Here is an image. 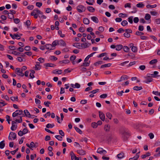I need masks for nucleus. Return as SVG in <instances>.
<instances>
[{
  "label": "nucleus",
  "mask_w": 160,
  "mask_h": 160,
  "mask_svg": "<svg viewBox=\"0 0 160 160\" xmlns=\"http://www.w3.org/2000/svg\"><path fill=\"white\" fill-rule=\"evenodd\" d=\"M49 59L51 60L56 61L58 59V58L57 57H55L54 56H51L50 58Z\"/></svg>",
  "instance_id": "47"
},
{
  "label": "nucleus",
  "mask_w": 160,
  "mask_h": 160,
  "mask_svg": "<svg viewBox=\"0 0 160 160\" xmlns=\"http://www.w3.org/2000/svg\"><path fill=\"white\" fill-rule=\"evenodd\" d=\"M45 46L46 48L47 49H50V50H52V45L50 44H46Z\"/></svg>",
  "instance_id": "26"
},
{
  "label": "nucleus",
  "mask_w": 160,
  "mask_h": 160,
  "mask_svg": "<svg viewBox=\"0 0 160 160\" xmlns=\"http://www.w3.org/2000/svg\"><path fill=\"white\" fill-rule=\"evenodd\" d=\"M23 113V111L22 110H16L12 114V116L13 117H15L17 116L18 115H21Z\"/></svg>",
  "instance_id": "3"
},
{
  "label": "nucleus",
  "mask_w": 160,
  "mask_h": 160,
  "mask_svg": "<svg viewBox=\"0 0 160 160\" xmlns=\"http://www.w3.org/2000/svg\"><path fill=\"white\" fill-rule=\"evenodd\" d=\"M150 13L151 15L153 16H156L158 15V13L156 11H151Z\"/></svg>",
  "instance_id": "56"
},
{
  "label": "nucleus",
  "mask_w": 160,
  "mask_h": 160,
  "mask_svg": "<svg viewBox=\"0 0 160 160\" xmlns=\"http://www.w3.org/2000/svg\"><path fill=\"white\" fill-rule=\"evenodd\" d=\"M91 19L94 22L98 23V18L95 16H93L91 17Z\"/></svg>",
  "instance_id": "20"
},
{
  "label": "nucleus",
  "mask_w": 160,
  "mask_h": 160,
  "mask_svg": "<svg viewBox=\"0 0 160 160\" xmlns=\"http://www.w3.org/2000/svg\"><path fill=\"white\" fill-rule=\"evenodd\" d=\"M91 43H89L88 42H86L84 43L81 44L82 48H86L88 47L91 45Z\"/></svg>",
  "instance_id": "9"
},
{
  "label": "nucleus",
  "mask_w": 160,
  "mask_h": 160,
  "mask_svg": "<svg viewBox=\"0 0 160 160\" xmlns=\"http://www.w3.org/2000/svg\"><path fill=\"white\" fill-rule=\"evenodd\" d=\"M132 50L133 52H136L137 51V48L135 46H132Z\"/></svg>",
  "instance_id": "49"
},
{
  "label": "nucleus",
  "mask_w": 160,
  "mask_h": 160,
  "mask_svg": "<svg viewBox=\"0 0 160 160\" xmlns=\"http://www.w3.org/2000/svg\"><path fill=\"white\" fill-rule=\"evenodd\" d=\"M140 125L137 123L133 125V128L137 129H138L139 127H140Z\"/></svg>",
  "instance_id": "44"
},
{
  "label": "nucleus",
  "mask_w": 160,
  "mask_h": 160,
  "mask_svg": "<svg viewBox=\"0 0 160 160\" xmlns=\"http://www.w3.org/2000/svg\"><path fill=\"white\" fill-rule=\"evenodd\" d=\"M128 24V22L126 20H123V21L121 23V24L123 26H125L127 25Z\"/></svg>",
  "instance_id": "45"
},
{
  "label": "nucleus",
  "mask_w": 160,
  "mask_h": 160,
  "mask_svg": "<svg viewBox=\"0 0 160 160\" xmlns=\"http://www.w3.org/2000/svg\"><path fill=\"white\" fill-rule=\"evenodd\" d=\"M58 40H55L54 41H53L52 45V47H55L57 45H58Z\"/></svg>",
  "instance_id": "38"
},
{
  "label": "nucleus",
  "mask_w": 160,
  "mask_h": 160,
  "mask_svg": "<svg viewBox=\"0 0 160 160\" xmlns=\"http://www.w3.org/2000/svg\"><path fill=\"white\" fill-rule=\"evenodd\" d=\"M77 9L78 12H82L85 11L86 8L84 6L80 5L77 6Z\"/></svg>",
  "instance_id": "2"
},
{
  "label": "nucleus",
  "mask_w": 160,
  "mask_h": 160,
  "mask_svg": "<svg viewBox=\"0 0 160 160\" xmlns=\"http://www.w3.org/2000/svg\"><path fill=\"white\" fill-rule=\"evenodd\" d=\"M87 9L89 12H93L95 11V9L92 7L91 6H88L87 7Z\"/></svg>",
  "instance_id": "25"
},
{
  "label": "nucleus",
  "mask_w": 160,
  "mask_h": 160,
  "mask_svg": "<svg viewBox=\"0 0 160 160\" xmlns=\"http://www.w3.org/2000/svg\"><path fill=\"white\" fill-rule=\"evenodd\" d=\"M110 129V126L109 125H105L104 127V129L106 131H109Z\"/></svg>",
  "instance_id": "34"
},
{
  "label": "nucleus",
  "mask_w": 160,
  "mask_h": 160,
  "mask_svg": "<svg viewBox=\"0 0 160 160\" xmlns=\"http://www.w3.org/2000/svg\"><path fill=\"white\" fill-rule=\"evenodd\" d=\"M15 121L17 122H18V123H21L22 122V117L20 116V119H16L15 120Z\"/></svg>",
  "instance_id": "54"
},
{
  "label": "nucleus",
  "mask_w": 160,
  "mask_h": 160,
  "mask_svg": "<svg viewBox=\"0 0 160 160\" xmlns=\"http://www.w3.org/2000/svg\"><path fill=\"white\" fill-rule=\"evenodd\" d=\"M150 153L149 152H148L146 154L143 155L141 156V157L142 158L144 159L147 157L150 156Z\"/></svg>",
  "instance_id": "31"
},
{
  "label": "nucleus",
  "mask_w": 160,
  "mask_h": 160,
  "mask_svg": "<svg viewBox=\"0 0 160 160\" xmlns=\"http://www.w3.org/2000/svg\"><path fill=\"white\" fill-rule=\"evenodd\" d=\"M44 66L46 67H54L56 65L52 63H46L44 64Z\"/></svg>",
  "instance_id": "14"
},
{
  "label": "nucleus",
  "mask_w": 160,
  "mask_h": 160,
  "mask_svg": "<svg viewBox=\"0 0 160 160\" xmlns=\"http://www.w3.org/2000/svg\"><path fill=\"white\" fill-rule=\"evenodd\" d=\"M54 126V125L53 124H51L48 123L46 126V127L47 128H52Z\"/></svg>",
  "instance_id": "46"
},
{
  "label": "nucleus",
  "mask_w": 160,
  "mask_h": 160,
  "mask_svg": "<svg viewBox=\"0 0 160 160\" xmlns=\"http://www.w3.org/2000/svg\"><path fill=\"white\" fill-rule=\"evenodd\" d=\"M76 58V56L75 55H72L70 57V60L71 61H73Z\"/></svg>",
  "instance_id": "59"
},
{
  "label": "nucleus",
  "mask_w": 160,
  "mask_h": 160,
  "mask_svg": "<svg viewBox=\"0 0 160 160\" xmlns=\"http://www.w3.org/2000/svg\"><path fill=\"white\" fill-rule=\"evenodd\" d=\"M133 16H131L128 18V21L131 24L133 23Z\"/></svg>",
  "instance_id": "50"
},
{
  "label": "nucleus",
  "mask_w": 160,
  "mask_h": 160,
  "mask_svg": "<svg viewBox=\"0 0 160 160\" xmlns=\"http://www.w3.org/2000/svg\"><path fill=\"white\" fill-rule=\"evenodd\" d=\"M77 153L80 155H83L85 154V152L82 150H78L77 151Z\"/></svg>",
  "instance_id": "15"
},
{
  "label": "nucleus",
  "mask_w": 160,
  "mask_h": 160,
  "mask_svg": "<svg viewBox=\"0 0 160 160\" xmlns=\"http://www.w3.org/2000/svg\"><path fill=\"white\" fill-rule=\"evenodd\" d=\"M107 94H103L101 95L100 97L101 98H105L107 97Z\"/></svg>",
  "instance_id": "61"
},
{
  "label": "nucleus",
  "mask_w": 160,
  "mask_h": 160,
  "mask_svg": "<svg viewBox=\"0 0 160 160\" xmlns=\"http://www.w3.org/2000/svg\"><path fill=\"white\" fill-rule=\"evenodd\" d=\"M158 62V60L157 59H154L150 61L149 63L151 65H152Z\"/></svg>",
  "instance_id": "27"
},
{
  "label": "nucleus",
  "mask_w": 160,
  "mask_h": 160,
  "mask_svg": "<svg viewBox=\"0 0 160 160\" xmlns=\"http://www.w3.org/2000/svg\"><path fill=\"white\" fill-rule=\"evenodd\" d=\"M60 62H62V63H68L70 62V61L68 60L65 59L63 61H60Z\"/></svg>",
  "instance_id": "60"
},
{
  "label": "nucleus",
  "mask_w": 160,
  "mask_h": 160,
  "mask_svg": "<svg viewBox=\"0 0 160 160\" xmlns=\"http://www.w3.org/2000/svg\"><path fill=\"white\" fill-rule=\"evenodd\" d=\"M152 93L153 94L156 95H158V96H160V92H159L158 91H153L152 92Z\"/></svg>",
  "instance_id": "58"
},
{
  "label": "nucleus",
  "mask_w": 160,
  "mask_h": 160,
  "mask_svg": "<svg viewBox=\"0 0 160 160\" xmlns=\"http://www.w3.org/2000/svg\"><path fill=\"white\" fill-rule=\"evenodd\" d=\"M90 61H89V62H84L82 64V66H83L84 67H87L89 65Z\"/></svg>",
  "instance_id": "36"
},
{
  "label": "nucleus",
  "mask_w": 160,
  "mask_h": 160,
  "mask_svg": "<svg viewBox=\"0 0 160 160\" xmlns=\"http://www.w3.org/2000/svg\"><path fill=\"white\" fill-rule=\"evenodd\" d=\"M55 137L59 141H62V138L59 135L55 136Z\"/></svg>",
  "instance_id": "48"
},
{
  "label": "nucleus",
  "mask_w": 160,
  "mask_h": 160,
  "mask_svg": "<svg viewBox=\"0 0 160 160\" xmlns=\"http://www.w3.org/2000/svg\"><path fill=\"white\" fill-rule=\"evenodd\" d=\"M153 80V79L150 78H147L146 80L144 81V82L146 83H148L150 82H152Z\"/></svg>",
  "instance_id": "19"
},
{
  "label": "nucleus",
  "mask_w": 160,
  "mask_h": 160,
  "mask_svg": "<svg viewBox=\"0 0 160 160\" xmlns=\"http://www.w3.org/2000/svg\"><path fill=\"white\" fill-rule=\"evenodd\" d=\"M123 49L125 52H127L128 51L129 48L128 47L124 46L123 47Z\"/></svg>",
  "instance_id": "53"
},
{
  "label": "nucleus",
  "mask_w": 160,
  "mask_h": 160,
  "mask_svg": "<svg viewBox=\"0 0 160 160\" xmlns=\"http://www.w3.org/2000/svg\"><path fill=\"white\" fill-rule=\"evenodd\" d=\"M38 60L40 62V63H43L45 61L44 59L42 58H38Z\"/></svg>",
  "instance_id": "57"
},
{
  "label": "nucleus",
  "mask_w": 160,
  "mask_h": 160,
  "mask_svg": "<svg viewBox=\"0 0 160 160\" xmlns=\"http://www.w3.org/2000/svg\"><path fill=\"white\" fill-rule=\"evenodd\" d=\"M73 46L79 49H82L81 44L80 43H75L73 44Z\"/></svg>",
  "instance_id": "13"
},
{
  "label": "nucleus",
  "mask_w": 160,
  "mask_h": 160,
  "mask_svg": "<svg viewBox=\"0 0 160 160\" xmlns=\"http://www.w3.org/2000/svg\"><path fill=\"white\" fill-rule=\"evenodd\" d=\"M99 116L100 119L102 121L105 120V115L101 111L99 112Z\"/></svg>",
  "instance_id": "10"
},
{
  "label": "nucleus",
  "mask_w": 160,
  "mask_h": 160,
  "mask_svg": "<svg viewBox=\"0 0 160 160\" xmlns=\"http://www.w3.org/2000/svg\"><path fill=\"white\" fill-rule=\"evenodd\" d=\"M44 105L47 107H49V104H51V102H44Z\"/></svg>",
  "instance_id": "62"
},
{
  "label": "nucleus",
  "mask_w": 160,
  "mask_h": 160,
  "mask_svg": "<svg viewBox=\"0 0 160 160\" xmlns=\"http://www.w3.org/2000/svg\"><path fill=\"white\" fill-rule=\"evenodd\" d=\"M52 72L54 74L57 73L59 74H61L62 73V71L61 70L55 69Z\"/></svg>",
  "instance_id": "16"
},
{
  "label": "nucleus",
  "mask_w": 160,
  "mask_h": 160,
  "mask_svg": "<svg viewBox=\"0 0 160 160\" xmlns=\"http://www.w3.org/2000/svg\"><path fill=\"white\" fill-rule=\"evenodd\" d=\"M124 7L125 8L128 7L129 8H131V4L129 3L125 4L124 5Z\"/></svg>",
  "instance_id": "63"
},
{
  "label": "nucleus",
  "mask_w": 160,
  "mask_h": 160,
  "mask_svg": "<svg viewBox=\"0 0 160 160\" xmlns=\"http://www.w3.org/2000/svg\"><path fill=\"white\" fill-rule=\"evenodd\" d=\"M24 112L25 116L28 118L31 117V115L27 109L25 110L24 111Z\"/></svg>",
  "instance_id": "17"
},
{
  "label": "nucleus",
  "mask_w": 160,
  "mask_h": 160,
  "mask_svg": "<svg viewBox=\"0 0 160 160\" xmlns=\"http://www.w3.org/2000/svg\"><path fill=\"white\" fill-rule=\"evenodd\" d=\"M74 128L76 131L79 134H82V131L79 128L76 127H74Z\"/></svg>",
  "instance_id": "35"
},
{
  "label": "nucleus",
  "mask_w": 160,
  "mask_h": 160,
  "mask_svg": "<svg viewBox=\"0 0 160 160\" xmlns=\"http://www.w3.org/2000/svg\"><path fill=\"white\" fill-rule=\"evenodd\" d=\"M144 5L142 3H139L136 5V6L139 8H143L144 7Z\"/></svg>",
  "instance_id": "32"
},
{
  "label": "nucleus",
  "mask_w": 160,
  "mask_h": 160,
  "mask_svg": "<svg viewBox=\"0 0 160 160\" xmlns=\"http://www.w3.org/2000/svg\"><path fill=\"white\" fill-rule=\"evenodd\" d=\"M34 14L42 15L43 12L38 9H35L33 10L32 12L31 13V15Z\"/></svg>",
  "instance_id": "6"
},
{
  "label": "nucleus",
  "mask_w": 160,
  "mask_h": 160,
  "mask_svg": "<svg viewBox=\"0 0 160 160\" xmlns=\"http://www.w3.org/2000/svg\"><path fill=\"white\" fill-rule=\"evenodd\" d=\"M98 124L95 122H92L91 123V126L93 128H96L97 127Z\"/></svg>",
  "instance_id": "41"
},
{
  "label": "nucleus",
  "mask_w": 160,
  "mask_h": 160,
  "mask_svg": "<svg viewBox=\"0 0 160 160\" xmlns=\"http://www.w3.org/2000/svg\"><path fill=\"white\" fill-rule=\"evenodd\" d=\"M15 73L18 75L23 77L24 75V73L20 70V68H17L15 69Z\"/></svg>",
  "instance_id": "4"
},
{
  "label": "nucleus",
  "mask_w": 160,
  "mask_h": 160,
  "mask_svg": "<svg viewBox=\"0 0 160 160\" xmlns=\"http://www.w3.org/2000/svg\"><path fill=\"white\" fill-rule=\"evenodd\" d=\"M70 86L73 88H79L80 87V85L78 83H76L75 84H70Z\"/></svg>",
  "instance_id": "11"
},
{
  "label": "nucleus",
  "mask_w": 160,
  "mask_h": 160,
  "mask_svg": "<svg viewBox=\"0 0 160 160\" xmlns=\"http://www.w3.org/2000/svg\"><path fill=\"white\" fill-rule=\"evenodd\" d=\"M10 35L13 39H20V35H19L18 32L14 34L13 35L10 33Z\"/></svg>",
  "instance_id": "5"
},
{
  "label": "nucleus",
  "mask_w": 160,
  "mask_h": 160,
  "mask_svg": "<svg viewBox=\"0 0 160 160\" xmlns=\"http://www.w3.org/2000/svg\"><path fill=\"white\" fill-rule=\"evenodd\" d=\"M16 134L15 133L11 132L8 137V139L11 140L12 138L13 139H15L16 138Z\"/></svg>",
  "instance_id": "7"
},
{
  "label": "nucleus",
  "mask_w": 160,
  "mask_h": 160,
  "mask_svg": "<svg viewBox=\"0 0 160 160\" xmlns=\"http://www.w3.org/2000/svg\"><path fill=\"white\" fill-rule=\"evenodd\" d=\"M4 142L5 141L3 140L0 142V148L1 149H3L4 147L5 146Z\"/></svg>",
  "instance_id": "22"
},
{
  "label": "nucleus",
  "mask_w": 160,
  "mask_h": 160,
  "mask_svg": "<svg viewBox=\"0 0 160 160\" xmlns=\"http://www.w3.org/2000/svg\"><path fill=\"white\" fill-rule=\"evenodd\" d=\"M111 65V64L110 63L105 64H104V65L101 66V68H106V67H110Z\"/></svg>",
  "instance_id": "28"
},
{
  "label": "nucleus",
  "mask_w": 160,
  "mask_h": 160,
  "mask_svg": "<svg viewBox=\"0 0 160 160\" xmlns=\"http://www.w3.org/2000/svg\"><path fill=\"white\" fill-rule=\"evenodd\" d=\"M117 156L118 159H121L124 157V153L123 152H121L118 154Z\"/></svg>",
  "instance_id": "18"
},
{
  "label": "nucleus",
  "mask_w": 160,
  "mask_h": 160,
  "mask_svg": "<svg viewBox=\"0 0 160 160\" xmlns=\"http://www.w3.org/2000/svg\"><path fill=\"white\" fill-rule=\"evenodd\" d=\"M139 153L140 152H139L138 153H137L136 156L133 157V158H133L134 159L133 160H138V159L139 158Z\"/></svg>",
  "instance_id": "42"
},
{
  "label": "nucleus",
  "mask_w": 160,
  "mask_h": 160,
  "mask_svg": "<svg viewBox=\"0 0 160 160\" xmlns=\"http://www.w3.org/2000/svg\"><path fill=\"white\" fill-rule=\"evenodd\" d=\"M8 18L10 19H13L14 18V16L11 13H9L8 14Z\"/></svg>",
  "instance_id": "55"
},
{
  "label": "nucleus",
  "mask_w": 160,
  "mask_h": 160,
  "mask_svg": "<svg viewBox=\"0 0 160 160\" xmlns=\"http://www.w3.org/2000/svg\"><path fill=\"white\" fill-rule=\"evenodd\" d=\"M30 71L31 73H30L29 76L31 78H33L34 77L33 74L35 73V72L34 70H30Z\"/></svg>",
  "instance_id": "30"
},
{
  "label": "nucleus",
  "mask_w": 160,
  "mask_h": 160,
  "mask_svg": "<svg viewBox=\"0 0 160 160\" xmlns=\"http://www.w3.org/2000/svg\"><path fill=\"white\" fill-rule=\"evenodd\" d=\"M106 116L109 119H111L112 117V115L110 112H108L106 113Z\"/></svg>",
  "instance_id": "43"
},
{
  "label": "nucleus",
  "mask_w": 160,
  "mask_h": 160,
  "mask_svg": "<svg viewBox=\"0 0 160 160\" xmlns=\"http://www.w3.org/2000/svg\"><path fill=\"white\" fill-rule=\"evenodd\" d=\"M128 78V77L126 75H124L121 77V79H122V80H127Z\"/></svg>",
  "instance_id": "40"
},
{
  "label": "nucleus",
  "mask_w": 160,
  "mask_h": 160,
  "mask_svg": "<svg viewBox=\"0 0 160 160\" xmlns=\"http://www.w3.org/2000/svg\"><path fill=\"white\" fill-rule=\"evenodd\" d=\"M26 24L27 26V27L28 28L31 24L30 21L29 20L27 21L26 22Z\"/></svg>",
  "instance_id": "64"
},
{
  "label": "nucleus",
  "mask_w": 160,
  "mask_h": 160,
  "mask_svg": "<svg viewBox=\"0 0 160 160\" xmlns=\"http://www.w3.org/2000/svg\"><path fill=\"white\" fill-rule=\"evenodd\" d=\"M158 72L157 71H154L153 72V74H151L150 73H148L147 74V77L148 78L152 77V78H156L159 77L160 76V75H158Z\"/></svg>",
  "instance_id": "1"
},
{
  "label": "nucleus",
  "mask_w": 160,
  "mask_h": 160,
  "mask_svg": "<svg viewBox=\"0 0 160 160\" xmlns=\"http://www.w3.org/2000/svg\"><path fill=\"white\" fill-rule=\"evenodd\" d=\"M142 87L134 86L133 89L134 90L138 91L142 90Z\"/></svg>",
  "instance_id": "29"
},
{
  "label": "nucleus",
  "mask_w": 160,
  "mask_h": 160,
  "mask_svg": "<svg viewBox=\"0 0 160 160\" xmlns=\"http://www.w3.org/2000/svg\"><path fill=\"white\" fill-rule=\"evenodd\" d=\"M103 149L102 148H98L97 152L98 153L102 154V150Z\"/></svg>",
  "instance_id": "39"
},
{
  "label": "nucleus",
  "mask_w": 160,
  "mask_h": 160,
  "mask_svg": "<svg viewBox=\"0 0 160 160\" xmlns=\"http://www.w3.org/2000/svg\"><path fill=\"white\" fill-rule=\"evenodd\" d=\"M157 5L156 4H154L153 5H150L149 4L147 5L146 6V7L147 8H156L157 7Z\"/></svg>",
  "instance_id": "37"
},
{
  "label": "nucleus",
  "mask_w": 160,
  "mask_h": 160,
  "mask_svg": "<svg viewBox=\"0 0 160 160\" xmlns=\"http://www.w3.org/2000/svg\"><path fill=\"white\" fill-rule=\"evenodd\" d=\"M12 126L11 128V129L12 131L15 130L17 127V125L16 124V122L14 121H12Z\"/></svg>",
  "instance_id": "8"
},
{
  "label": "nucleus",
  "mask_w": 160,
  "mask_h": 160,
  "mask_svg": "<svg viewBox=\"0 0 160 160\" xmlns=\"http://www.w3.org/2000/svg\"><path fill=\"white\" fill-rule=\"evenodd\" d=\"M122 47L123 46L122 45H117L116 46V50L117 51H119L122 48Z\"/></svg>",
  "instance_id": "23"
},
{
  "label": "nucleus",
  "mask_w": 160,
  "mask_h": 160,
  "mask_svg": "<svg viewBox=\"0 0 160 160\" xmlns=\"http://www.w3.org/2000/svg\"><path fill=\"white\" fill-rule=\"evenodd\" d=\"M58 45H59L61 46H65L66 45V43L62 39L60 40H58Z\"/></svg>",
  "instance_id": "12"
},
{
  "label": "nucleus",
  "mask_w": 160,
  "mask_h": 160,
  "mask_svg": "<svg viewBox=\"0 0 160 160\" xmlns=\"http://www.w3.org/2000/svg\"><path fill=\"white\" fill-rule=\"evenodd\" d=\"M70 155L71 156V160H73L76 157L75 155V154L72 151L70 152Z\"/></svg>",
  "instance_id": "24"
},
{
  "label": "nucleus",
  "mask_w": 160,
  "mask_h": 160,
  "mask_svg": "<svg viewBox=\"0 0 160 160\" xmlns=\"http://www.w3.org/2000/svg\"><path fill=\"white\" fill-rule=\"evenodd\" d=\"M123 35L125 37L127 38H129L130 37V34L128 32H125L124 33Z\"/></svg>",
  "instance_id": "52"
},
{
  "label": "nucleus",
  "mask_w": 160,
  "mask_h": 160,
  "mask_svg": "<svg viewBox=\"0 0 160 160\" xmlns=\"http://www.w3.org/2000/svg\"><path fill=\"white\" fill-rule=\"evenodd\" d=\"M10 99L13 101H14L15 100L17 101L18 100V96H16V97H12L10 98Z\"/></svg>",
  "instance_id": "51"
},
{
  "label": "nucleus",
  "mask_w": 160,
  "mask_h": 160,
  "mask_svg": "<svg viewBox=\"0 0 160 160\" xmlns=\"http://www.w3.org/2000/svg\"><path fill=\"white\" fill-rule=\"evenodd\" d=\"M83 22L84 24L88 25L89 23V20L87 18H84L83 19Z\"/></svg>",
  "instance_id": "21"
},
{
  "label": "nucleus",
  "mask_w": 160,
  "mask_h": 160,
  "mask_svg": "<svg viewBox=\"0 0 160 160\" xmlns=\"http://www.w3.org/2000/svg\"><path fill=\"white\" fill-rule=\"evenodd\" d=\"M151 16L148 13H146L145 14V17H144L145 19L146 20H149L151 18Z\"/></svg>",
  "instance_id": "33"
}]
</instances>
